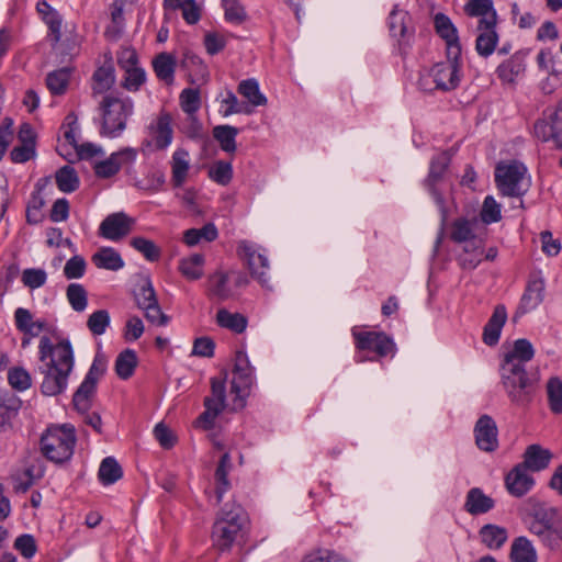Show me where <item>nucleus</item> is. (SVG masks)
Masks as SVG:
<instances>
[{"instance_id": "c85d7f7f", "label": "nucleus", "mask_w": 562, "mask_h": 562, "mask_svg": "<svg viewBox=\"0 0 562 562\" xmlns=\"http://www.w3.org/2000/svg\"><path fill=\"white\" fill-rule=\"evenodd\" d=\"M233 468L232 458L229 452L225 451L215 469L214 480H215V496L216 503L220 504L223 499L224 494L231 488L232 484L228 480V474Z\"/></svg>"}, {"instance_id": "5fc2aeb1", "label": "nucleus", "mask_w": 562, "mask_h": 562, "mask_svg": "<svg viewBox=\"0 0 562 562\" xmlns=\"http://www.w3.org/2000/svg\"><path fill=\"white\" fill-rule=\"evenodd\" d=\"M548 404L553 414H562V380L552 376L547 383Z\"/></svg>"}, {"instance_id": "dca6fc26", "label": "nucleus", "mask_w": 562, "mask_h": 562, "mask_svg": "<svg viewBox=\"0 0 562 562\" xmlns=\"http://www.w3.org/2000/svg\"><path fill=\"white\" fill-rule=\"evenodd\" d=\"M135 225V220L124 212L109 214L100 224L99 236L117 241L127 236Z\"/></svg>"}, {"instance_id": "338daca9", "label": "nucleus", "mask_w": 562, "mask_h": 562, "mask_svg": "<svg viewBox=\"0 0 562 562\" xmlns=\"http://www.w3.org/2000/svg\"><path fill=\"white\" fill-rule=\"evenodd\" d=\"M181 132L190 139L196 142H204L206 134L203 130V124L196 114L188 115L186 123L183 124Z\"/></svg>"}, {"instance_id": "a211bd4d", "label": "nucleus", "mask_w": 562, "mask_h": 562, "mask_svg": "<svg viewBox=\"0 0 562 562\" xmlns=\"http://www.w3.org/2000/svg\"><path fill=\"white\" fill-rule=\"evenodd\" d=\"M407 11H400L398 5L395 4L389 14V30L392 36L398 38V53L405 58L412 47L413 34L407 35L406 21L409 20Z\"/></svg>"}, {"instance_id": "bb28decb", "label": "nucleus", "mask_w": 562, "mask_h": 562, "mask_svg": "<svg viewBox=\"0 0 562 562\" xmlns=\"http://www.w3.org/2000/svg\"><path fill=\"white\" fill-rule=\"evenodd\" d=\"M463 244L462 252L457 256V262L462 270L472 271L482 262L484 241L482 238H474Z\"/></svg>"}, {"instance_id": "0eeeda50", "label": "nucleus", "mask_w": 562, "mask_h": 562, "mask_svg": "<svg viewBox=\"0 0 562 562\" xmlns=\"http://www.w3.org/2000/svg\"><path fill=\"white\" fill-rule=\"evenodd\" d=\"M527 173V167L519 161L513 160L509 164L499 162L494 171L496 188L502 196L521 198L528 191V186L522 188L521 183Z\"/></svg>"}, {"instance_id": "c756f323", "label": "nucleus", "mask_w": 562, "mask_h": 562, "mask_svg": "<svg viewBox=\"0 0 562 562\" xmlns=\"http://www.w3.org/2000/svg\"><path fill=\"white\" fill-rule=\"evenodd\" d=\"M240 526L233 520L216 521L213 527L214 542L221 551L231 549Z\"/></svg>"}, {"instance_id": "4c0bfd02", "label": "nucleus", "mask_w": 562, "mask_h": 562, "mask_svg": "<svg viewBox=\"0 0 562 562\" xmlns=\"http://www.w3.org/2000/svg\"><path fill=\"white\" fill-rule=\"evenodd\" d=\"M22 407V401L14 393L9 391L0 392V423L10 424L18 416Z\"/></svg>"}, {"instance_id": "0e129e2a", "label": "nucleus", "mask_w": 562, "mask_h": 562, "mask_svg": "<svg viewBox=\"0 0 562 562\" xmlns=\"http://www.w3.org/2000/svg\"><path fill=\"white\" fill-rule=\"evenodd\" d=\"M178 10L189 25H194L201 20L202 7L196 0H178Z\"/></svg>"}, {"instance_id": "c9c22d12", "label": "nucleus", "mask_w": 562, "mask_h": 562, "mask_svg": "<svg viewBox=\"0 0 562 562\" xmlns=\"http://www.w3.org/2000/svg\"><path fill=\"white\" fill-rule=\"evenodd\" d=\"M560 522H562V519L559 518V512L555 507L540 508L535 512L529 530L531 533L537 535Z\"/></svg>"}, {"instance_id": "7ed1b4c3", "label": "nucleus", "mask_w": 562, "mask_h": 562, "mask_svg": "<svg viewBox=\"0 0 562 562\" xmlns=\"http://www.w3.org/2000/svg\"><path fill=\"white\" fill-rule=\"evenodd\" d=\"M453 155L454 151L450 148L442 150L438 155L432 156L429 162L428 175L423 180V187L431 195L440 213V225L434 244L435 256L439 252L440 246L445 238V232L449 214V210L446 205L443 194L438 190L437 186L443 179L446 172L448 171Z\"/></svg>"}, {"instance_id": "4468645a", "label": "nucleus", "mask_w": 562, "mask_h": 562, "mask_svg": "<svg viewBox=\"0 0 562 562\" xmlns=\"http://www.w3.org/2000/svg\"><path fill=\"white\" fill-rule=\"evenodd\" d=\"M544 290V280L541 277H533L528 280L519 304L512 317L513 323H518L525 314L537 308L542 303Z\"/></svg>"}, {"instance_id": "49530a36", "label": "nucleus", "mask_w": 562, "mask_h": 562, "mask_svg": "<svg viewBox=\"0 0 562 562\" xmlns=\"http://www.w3.org/2000/svg\"><path fill=\"white\" fill-rule=\"evenodd\" d=\"M477 238L474 229L473 222L467 217H458L451 223L450 239L456 244H463Z\"/></svg>"}, {"instance_id": "412c9836", "label": "nucleus", "mask_w": 562, "mask_h": 562, "mask_svg": "<svg viewBox=\"0 0 562 562\" xmlns=\"http://www.w3.org/2000/svg\"><path fill=\"white\" fill-rule=\"evenodd\" d=\"M435 89L442 92L456 90L461 81V71L449 63L438 61L429 69Z\"/></svg>"}, {"instance_id": "09e8293b", "label": "nucleus", "mask_w": 562, "mask_h": 562, "mask_svg": "<svg viewBox=\"0 0 562 562\" xmlns=\"http://www.w3.org/2000/svg\"><path fill=\"white\" fill-rule=\"evenodd\" d=\"M464 12L469 16H477L487 21L495 18V21H497V12L493 0H471L464 5Z\"/></svg>"}, {"instance_id": "7c9ffc66", "label": "nucleus", "mask_w": 562, "mask_h": 562, "mask_svg": "<svg viewBox=\"0 0 562 562\" xmlns=\"http://www.w3.org/2000/svg\"><path fill=\"white\" fill-rule=\"evenodd\" d=\"M156 77L167 86H171L175 79L176 57L169 53H159L151 61Z\"/></svg>"}, {"instance_id": "1a4fd4ad", "label": "nucleus", "mask_w": 562, "mask_h": 562, "mask_svg": "<svg viewBox=\"0 0 562 562\" xmlns=\"http://www.w3.org/2000/svg\"><path fill=\"white\" fill-rule=\"evenodd\" d=\"M226 379L223 376L211 378V396L204 398V412L199 416L198 423L204 430H214L216 417L226 407Z\"/></svg>"}, {"instance_id": "6e6552de", "label": "nucleus", "mask_w": 562, "mask_h": 562, "mask_svg": "<svg viewBox=\"0 0 562 562\" xmlns=\"http://www.w3.org/2000/svg\"><path fill=\"white\" fill-rule=\"evenodd\" d=\"M108 359L104 353L98 351L85 375L83 381L72 396L74 407L79 413H87L91 407V396L95 393L98 381L105 374Z\"/></svg>"}, {"instance_id": "6e6d98bb", "label": "nucleus", "mask_w": 562, "mask_h": 562, "mask_svg": "<svg viewBox=\"0 0 562 562\" xmlns=\"http://www.w3.org/2000/svg\"><path fill=\"white\" fill-rule=\"evenodd\" d=\"M210 292L218 300H227L232 292L228 286V274L222 271H216L209 277Z\"/></svg>"}, {"instance_id": "aec40b11", "label": "nucleus", "mask_w": 562, "mask_h": 562, "mask_svg": "<svg viewBox=\"0 0 562 562\" xmlns=\"http://www.w3.org/2000/svg\"><path fill=\"white\" fill-rule=\"evenodd\" d=\"M496 24L497 21H495V18L490 21L486 19L479 20V35L475 40V50L479 56L486 58L495 52L499 41L498 33L496 32Z\"/></svg>"}, {"instance_id": "052dcab7", "label": "nucleus", "mask_w": 562, "mask_h": 562, "mask_svg": "<svg viewBox=\"0 0 562 562\" xmlns=\"http://www.w3.org/2000/svg\"><path fill=\"white\" fill-rule=\"evenodd\" d=\"M481 221L486 224L497 223L502 220V207L493 195H486L480 212Z\"/></svg>"}, {"instance_id": "f3484780", "label": "nucleus", "mask_w": 562, "mask_h": 562, "mask_svg": "<svg viewBox=\"0 0 562 562\" xmlns=\"http://www.w3.org/2000/svg\"><path fill=\"white\" fill-rule=\"evenodd\" d=\"M474 438L477 448L494 452L498 448V429L495 420L487 414L480 416L474 425Z\"/></svg>"}, {"instance_id": "ddd939ff", "label": "nucleus", "mask_w": 562, "mask_h": 562, "mask_svg": "<svg viewBox=\"0 0 562 562\" xmlns=\"http://www.w3.org/2000/svg\"><path fill=\"white\" fill-rule=\"evenodd\" d=\"M237 252L239 257L246 259L251 277L257 280L262 288L270 289L267 270L269 269L268 258L255 249V245L248 240H241Z\"/></svg>"}, {"instance_id": "de8ad7c7", "label": "nucleus", "mask_w": 562, "mask_h": 562, "mask_svg": "<svg viewBox=\"0 0 562 562\" xmlns=\"http://www.w3.org/2000/svg\"><path fill=\"white\" fill-rule=\"evenodd\" d=\"M55 181L57 188L64 193L75 192L80 184V180L75 168L70 166H64L59 168L55 173Z\"/></svg>"}, {"instance_id": "bf43d9fd", "label": "nucleus", "mask_w": 562, "mask_h": 562, "mask_svg": "<svg viewBox=\"0 0 562 562\" xmlns=\"http://www.w3.org/2000/svg\"><path fill=\"white\" fill-rule=\"evenodd\" d=\"M8 383L18 391L24 392L32 385L31 374L22 367H12L8 371Z\"/></svg>"}, {"instance_id": "72a5a7b5", "label": "nucleus", "mask_w": 562, "mask_h": 562, "mask_svg": "<svg viewBox=\"0 0 562 562\" xmlns=\"http://www.w3.org/2000/svg\"><path fill=\"white\" fill-rule=\"evenodd\" d=\"M481 542L490 550L501 549L508 539V532L505 527L486 524L479 530Z\"/></svg>"}, {"instance_id": "e433bc0d", "label": "nucleus", "mask_w": 562, "mask_h": 562, "mask_svg": "<svg viewBox=\"0 0 562 562\" xmlns=\"http://www.w3.org/2000/svg\"><path fill=\"white\" fill-rule=\"evenodd\" d=\"M93 263L99 269L117 271L124 267V261L119 251L112 247H102L92 256Z\"/></svg>"}, {"instance_id": "423d86ee", "label": "nucleus", "mask_w": 562, "mask_h": 562, "mask_svg": "<svg viewBox=\"0 0 562 562\" xmlns=\"http://www.w3.org/2000/svg\"><path fill=\"white\" fill-rule=\"evenodd\" d=\"M133 109L134 104L131 99L105 95L100 103L102 116L100 135L110 138L119 137L125 130Z\"/></svg>"}, {"instance_id": "a19ab883", "label": "nucleus", "mask_w": 562, "mask_h": 562, "mask_svg": "<svg viewBox=\"0 0 562 562\" xmlns=\"http://www.w3.org/2000/svg\"><path fill=\"white\" fill-rule=\"evenodd\" d=\"M71 70L70 67H63L47 74L46 86L52 94L63 95L67 91Z\"/></svg>"}, {"instance_id": "603ef678", "label": "nucleus", "mask_w": 562, "mask_h": 562, "mask_svg": "<svg viewBox=\"0 0 562 562\" xmlns=\"http://www.w3.org/2000/svg\"><path fill=\"white\" fill-rule=\"evenodd\" d=\"M233 166L229 161L217 160L207 171L209 178L220 186H227L233 179Z\"/></svg>"}, {"instance_id": "f257e3e1", "label": "nucleus", "mask_w": 562, "mask_h": 562, "mask_svg": "<svg viewBox=\"0 0 562 562\" xmlns=\"http://www.w3.org/2000/svg\"><path fill=\"white\" fill-rule=\"evenodd\" d=\"M533 357L532 344L526 338H519L499 364L501 383L514 405L525 407L533 400L537 382L526 370V363Z\"/></svg>"}, {"instance_id": "4be33fe9", "label": "nucleus", "mask_w": 562, "mask_h": 562, "mask_svg": "<svg viewBox=\"0 0 562 562\" xmlns=\"http://www.w3.org/2000/svg\"><path fill=\"white\" fill-rule=\"evenodd\" d=\"M526 468H521L519 463L505 475L504 483L507 492L517 498L528 494L536 484L535 479L527 473Z\"/></svg>"}, {"instance_id": "f8f14e48", "label": "nucleus", "mask_w": 562, "mask_h": 562, "mask_svg": "<svg viewBox=\"0 0 562 562\" xmlns=\"http://www.w3.org/2000/svg\"><path fill=\"white\" fill-rule=\"evenodd\" d=\"M172 116L170 113L161 112L156 120L148 125L149 139L142 143V150L154 146L155 149H166L173 139Z\"/></svg>"}, {"instance_id": "39448f33", "label": "nucleus", "mask_w": 562, "mask_h": 562, "mask_svg": "<svg viewBox=\"0 0 562 562\" xmlns=\"http://www.w3.org/2000/svg\"><path fill=\"white\" fill-rule=\"evenodd\" d=\"M256 369L250 363L245 350H237L233 368V380L231 382L232 403L231 411L239 412L247 405L254 386H256Z\"/></svg>"}, {"instance_id": "864d4df0", "label": "nucleus", "mask_w": 562, "mask_h": 562, "mask_svg": "<svg viewBox=\"0 0 562 562\" xmlns=\"http://www.w3.org/2000/svg\"><path fill=\"white\" fill-rule=\"evenodd\" d=\"M435 31L439 37H441L445 42L447 41H456L459 37L458 29L452 23L451 19L439 12L434 18Z\"/></svg>"}, {"instance_id": "79ce46f5", "label": "nucleus", "mask_w": 562, "mask_h": 562, "mask_svg": "<svg viewBox=\"0 0 562 562\" xmlns=\"http://www.w3.org/2000/svg\"><path fill=\"white\" fill-rule=\"evenodd\" d=\"M237 91L246 98L252 106L266 105L268 102L267 97L260 91L258 80L255 78L241 80L237 87Z\"/></svg>"}, {"instance_id": "e2e57ef3", "label": "nucleus", "mask_w": 562, "mask_h": 562, "mask_svg": "<svg viewBox=\"0 0 562 562\" xmlns=\"http://www.w3.org/2000/svg\"><path fill=\"white\" fill-rule=\"evenodd\" d=\"M53 47L59 50L63 61L71 60L79 53V37L77 34L70 33L64 40L60 38V41Z\"/></svg>"}, {"instance_id": "f03ea898", "label": "nucleus", "mask_w": 562, "mask_h": 562, "mask_svg": "<svg viewBox=\"0 0 562 562\" xmlns=\"http://www.w3.org/2000/svg\"><path fill=\"white\" fill-rule=\"evenodd\" d=\"M38 359L43 362L40 372L43 381L40 390L44 396L63 394L75 367V355L68 338L54 345L47 336H43L38 345Z\"/></svg>"}, {"instance_id": "3c124183", "label": "nucleus", "mask_w": 562, "mask_h": 562, "mask_svg": "<svg viewBox=\"0 0 562 562\" xmlns=\"http://www.w3.org/2000/svg\"><path fill=\"white\" fill-rule=\"evenodd\" d=\"M542 546L553 552H562V521L536 535Z\"/></svg>"}, {"instance_id": "c03bdc74", "label": "nucleus", "mask_w": 562, "mask_h": 562, "mask_svg": "<svg viewBox=\"0 0 562 562\" xmlns=\"http://www.w3.org/2000/svg\"><path fill=\"white\" fill-rule=\"evenodd\" d=\"M123 476V470L120 463L113 457H106L101 461L98 471V479L102 485H111Z\"/></svg>"}, {"instance_id": "ea45409f", "label": "nucleus", "mask_w": 562, "mask_h": 562, "mask_svg": "<svg viewBox=\"0 0 562 562\" xmlns=\"http://www.w3.org/2000/svg\"><path fill=\"white\" fill-rule=\"evenodd\" d=\"M217 325L222 328H227L235 334H241L246 330L248 319L240 313H231L225 308L218 310L216 314Z\"/></svg>"}, {"instance_id": "9b49d317", "label": "nucleus", "mask_w": 562, "mask_h": 562, "mask_svg": "<svg viewBox=\"0 0 562 562\" xmlns=\"http://www.w3.org/2000/svg\"><path fill=\"white\" fill-rule=\"evenodd\" d=\"M355 347L359 351H372L378 357H394L396 353V344L394 339L384 331H357L352 329Z\"/></svg>"}, {"instance_id": "8fccbe9b", "label": "nucleus", "mask_w": 562, "mask_h": 562, "mask_svg": "<svg viewBox=\"0 0 562 562\" xmlns=\"http://www.w3.org/2000/svg\"><path fill=\"white\" fill-rule=\"evenodd\" d=\"M179 101L187 115L196 114L202 104L199 85L194 88H184L179 94Z\"/></svg>"}, {"instance_id": "9d476101", "label": "nucleus", "mask_w": 562, "mask_h": 562, "mask_svg": "<svg viewBox=\"0 0 562 562\" xmlns=\"http://www.w3.org/2000/svg\"><path fill=\"white\" fill-rule=\"evenodd\" d=\"M533 135L539 140L552 142L557 148L562 149V100L542 112V117L533 124Z\"/></svg>"}, {"instance_id": "f704fd0d", "label": "nucleus", "mask_w": 562, "mask_h": 562, "mask_svg": "<svg viewBox=\"0 0 562 562\" xmlns=\"http://www.w3.org/2000/svg\"><path fill=\"white\" fill-rule=\"evenodd\" d=\"M205 256L192 254L180 260L178 270L189 281L200 280L204 274Z\"/></svg>"}, {"instance_id": "37998d69", "label": "nucleus", "mask_w": 562, "mask_h": 562, "mask_svg": "<svg viewBox=\"0 0 562 562\" xmlns=\"http://www.w3.org/2000/svg\"><path fill=\"white\" fill-rule=\"evenodd\" d=\"M239 130L235 126L224 124L213 128V137L218 142L220 147L225 153H235L237 149L236 136Z\"/></svg>"}, {"instance_id": "2eb2a0df", "label": "nucleus", "mask_w": 562, "mask_h": 562, "mask_svg": "<svg viewBox=\"0 0 562 562\" xmlns=\"http://www.w3.org/2000/svg\"><path fill=\"white\" fill-rule=\"evenodd\" d=\"M137 150L132 147H125L116 153H112L109 158L95 162L94 173L98 178L109 179L115 176L121 168L131 166L136 160Z\"/></svg>"}, {"instance_id": "473e14b6", "label": "nucleus", "mask_w": 562, "mask_h": 562, "mask_svg": "<svg viewBox=\"0 0 562 562\" xmlns=\"http://www.w3.org/2000/svg\"><path fill=\"white\" fill-rule=\"evenodd\" d=\"M510 562H537V550L531 540L526 536L516 537L510 546Z\"/></svg>"}, {"instance_id": "b1692460", "label": "nucleus", "mask_w": 562, "mask_h": 562, "mask_svg": "<svg viewBox=\"0 0 562 562\" xmlns=\"http://www.w3.org/2000/svg\"><path fill=\"white\" fill-rule=\"evenodd\" d=\"M36 11L48 27V40L52 46L60 41V29L63 18L46 0H40L36 3Z\"/></svg>"}, {"instance_id": "774afa93", "label": "nucleus", "mask_w": 562, "mask_h": 562, "mask_svg": "<svg viewBox=\"0 0 562 562\" xmlns=\"http://www.w3.org/2000/svg\"><path fill=\"white\" fill-rule=\"evenodd\" d=\"M302 562H350V560L334 550L319 549L306 555Z\"/></svg>"}, {"instance_id": "58836bf2", "label": "nucleus", "mask_w": 562, "mask_h": 562, "mask_svg": "<svg viewBox=\"0 0 562 562\" xmlns=\"http://www.w3.org/2000/svg\"><path fill=\"white\" fill-rule=\"evenodd\" d=\"M124 14H123V2L115 0L111 11V23L104 31V36L108 41H119L124 31Z\"/></svg>"}, {"instance_id": "13d9d810", "label": "nucleus", "mask_w": 562, "mask_h": 562, "mask_svg": "<svg viewBox=\"0 0 562 562\" xmlns=\"http://www.w3.org/2000/svg\"><path fill=\"white\" fill-rule=\"evenodd\" d=\"M222 7L225 20L229 23L240 25L248 19L245 7L238 0H222Z\"/></svg>"}, {"instance_id": "2f4dec72", "label": "nucleus", "mask_w": 562, "mask_h": 562, "mask_svg": "<svg viewBox=\"0 0 562 562\" xmlns=\"http://www.w3.org/2000/svg\"><path fill=\"white\" fill-rule=\"evenodd\" d=\"M42 180L43 179L38 180L35 184V190L31 193L26 204L25 220L29 225H37L42 223L45 217V214L43 213L45 200L41 194L44 189V184L41 183Z\"/></svg>"}, {"instance_id": "5701e85b", "label": "nucleus", "mask_w": 562, "mask_h": 562, "mask_svg": "<svg viewBox=\"0 0 562 562\" xmlns=\"http://www.w3.org/2000/svg\"><path fill=\"white\" fill-rule=\"evenodd\" d=\"M507 308L504 304H497L487 323L483 327L482 340L488 347L498 344L502 329L507 322Z\"/></svg>"}, {"instance_id": "cd10ccee", "label": "nucleus", "mask_w": 562, "mask_h": 562, "mask_svg": "<svg viewBox=\"0 0 562 562\" xmlns=\"http://www.w3.org/2000/svg\"><path fill=\"white\" fill-rule=\"evenodd\" d=\"M495 507V501L486 495L482 488L472 487L468 491L464 502V510L472 516L483 515Z\"/></svg>"}, {"instance_id": "4d7b16f0", "label": "nucleus", "mask_w": 562, "mask_h": 562, "mask_svg": "<svg viewBox=\"0 0 562 562\" xmlns=\"http://www.w3.org/2000/svg\"><path fill=\"white\" fill-rule=\"evenodd\" d=\"M67 300L76 312H83L88 305V293L80 283H70L66 290Z\"/></svg>"}, {"instance_id": "20e7f679", "label": "nucleus", "mask_w": 562, "mask_h": 562, "mask_svg": "<svg viewBox=\"0 0 562 562\" xmlns=\"http://www.w3.org/2000/svg\"><path fill=\"white\" fill-rule=\"evenodd\" d=\"M76 441V431L72 425H52L41 436V452L47 460L63 463L72 457Z\"/></svg>"}, {"instance_id": "6ab92c4d", "label": "nucleus", "mask_w": 562, "mask_h": 562, "mask_svg": "<svg viewBox=\"0 0 562 562\" xmlns=\"http://www.w3.org/2000/svg\"><path fill=\"white\" fill-rule=\"evenodd\" d=\"M531 48H521L515 52L509 58L501 63L495 74L503 83H515L516 78L526 71V59Z\"/></svg>"}, {"instance_id": "a878e982", "label": "nucleus", "mask_w": 562, "mask_h": 562, "mask_svg": "<svg viewBox=\"0 0 562 562\" xmlns=\"http://www.w3.org/2000/svg\"><path fill=\"white\" fill-rule=\"evenodd\" d=\"M180 68L184 71V77L192 86L204 82L209 76L207 67L198 55L187 52L180 63Z\"/></svg>"}, {"instance_id": "a18cd8bd", "label": "nucleus", "mask_w": 562, "mask_h": 562, "mask_svg": "<svg viewBox=\"0 0 562 562\" xmlns=\"http://www.w3.org/2000/svg\"><path fill=\"white\" fill-rule=\"evenodd\" d=\"M137 355L133 349H125L119 353L115 360V372L122 380L130 379L137 367Z\"/></svg>"}, {"instance_id": "680f3d73", "label": "nucleus", "mask_w": 562, "mask_h": 562, "mask_svg": "<svg viewBox=\"0 0 562 562\" xmlns=\"http://www.w3.org/2000/svg\"><path fill=\"white\" fill-rule=\"evenodd\" d=\"M110 314L106 310H98L93 312L87 321V327L94 336H101L110 326Z\"/></svg>"}, {"instance_id": "393cba45", "label": "nucleus", "mask_w": 562, "mask_h": 562, "mask_svg": "<svg viewBox=\"0 0 562 562\" xmlns=\"http://www.w3.org/2000/svg\"><path fill=\"white\" fill-rule=\"evenodd\" d=\"M522 457V462H519L521 468L531 472H540L549 467L552 452L538 443H532L526 448Z\"/></svg>"}, {"instance_id": "69168bd1", "label": "nucleus", "mask_w": 562, "mask_h": 562, "mask_svg": "<svg viewBox=\"0 0 562 562\" xmlns=\"http://www.w3.org/2000/svg\"><path fill=\"white\" fill-rule=\"evenodd\" d=\"M130 245L137 251L142 252L149 261H157L160 257L159 248L154 241L145 237H133L130 240Z\"/></svg>"}]
</instances>
